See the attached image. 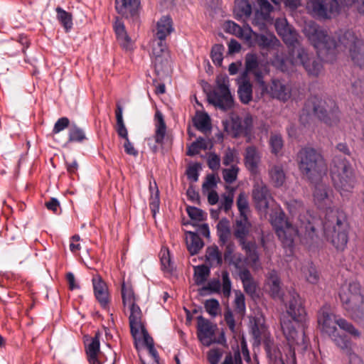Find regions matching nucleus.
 Masks as SVG:
<instances>
[{
  "label": "nucleus",
  "mask_w": 364,
  "mask_h": 364,
  "mask_svg": "<svg viewBox=\"0 0 364 364\" xmlns=\"http://www.w3.org/2000/svg\"><path fill=\"white\" fill-rule=\"evenodd\" d=\"M233 193L230 192L228 194H223L220 202V208H223L225 212H228L232 207L233 203Z\"/></svg>",
  "instance_id": "62"
},
{
  "label": "nucleus",
  "mask_w": 364,
  "mask_h": 364,
  "mask_svg": "<svg viewBox=\"0 0 364 364\" xmlns=\"http://www.w3.org/2000/svg\"><path fill=\"white\" fill-rule=\"evenodd\" d=\"M269 144L272 152L277 154L283 147V139L280 134H274L270 136Z\"/></svg>",
  "instance_id": "55"
},
{
  "label": "nucleus",
  "mask_w": 364,
  "mask_h": 364,
  "mask_svg": "<svg viewBox=\"0 0 364 364\" xmlns=\"http://www.w3.org/2000/svg\"><path fill=\"white\" fill-rule=\"evenodd\" d=\"M226 262L230 265H232L237 270L238 273L241 272L243 269H247L244 267L245 261L241 253L237 252L235 255H232Z\"/></svg>",
  "instance_id": "52"
},
{
  "label": "nucleus",
  "mask_w": 364,
  "mask_h": 364,
  "mask_svg": "<svg viewBox=\"0 0 364 364\" xmlns=\"http://www.w3.org/2000/svg\"><path fill=\"white\" fill-rule=\"evenodd\" d=\"M330 173L333 184L341 196H348L353 192L357 179L354 169L346 159L335 156Z\"/></svg>",
  "instance_id": "7"
},
{
  "label": "nucleus",
  "mask_w": 364,
  "mask_h": 364,
  "mask_svg": "<svg viewBox=\"0 0 364 364\" xmlns=\"http://www.w3.org/2000/svg\"><path fill=\"white\" fill-rule=\"evenodd\" d=\"M229 86V78L226 75H218L216 87L208 95L209 102L223 110L230 109L233 105V98Z\"/></svg>",
  "instance_id": "11"
},
{
  "label": "nucleus",
  "mask_w": 364,
  "mask_h": 364,
  "mask_svg": "<svg viewBox=\"0 0 364 364\" xmlns=\"http://www.w3.org/2000/svg\"><path fill=\"white\" fill-rule=\"evenodd\" d=\"M160 254L161 262L164 269H165L167 272H171L173 269V265L171 262L168 250H162Z\"/></svg>",
  "instance_id": "60"
},
{
  "label": "nucleus",
  "mask_w": 364,
  "mask_h": 364,
  "mask_svg": "<svg viewBox=\"0 0 364 364\" xmlns=\"http://www.w3.org/2000/svg\"><path fill=\"white\" fill-rule=\"evenodd\" d=\"M235 306L237 312L243 313L245 310V296L240 291L235 292Z\"/></svg>",
  "instance_id": "64"
},
{
  "label": "nucleus",
  "mask_w": 364,
  "mask_h": 364,
  "mask_svg": "<svg viewBox=\"0 0 364 364\" xmlns=\"http://www.w3.org/2000/svg\"><path fill=\"white\" fill-rule=\"evenodd\" d=\"M337 326H338L341 329L353 336L354 338H359L360 336V331L356 329L352 323L344 318L338 317Z\"/></svg>",
  "instance_id": "49"
},
{
  "label": "nucleus",
  "mask_w": 364,
  "mask_h": 364,
  "mask_svg": "<svg viewBox=\"0 0 364 364\" xmlns=\"http://www.w3.org/2000/svg\"><path fill=\"white\" fill-rule=\"evenodd\" d=\"M217 233L219 237V241L220 244L223 245H225L230 237V230L228 220H220L218 223Z\"/></svg>",
  "instance_id": "43"
},
{
  "label": "nucleus",
  "mask_w": 364,
  "mask_h": 364,
  "mask_svg": "<svg viewBox=\"0 0 364 364\" xmlns=\"http://www.w3.org/2000/svg\"><path fill=\"white\" fill-rule=\"evenodd\" d=\"M276 29L278 34L282 36L284 42L291 48L289 49L287 60H290V54L294 49L303 48L300 46L298 41L299 34L295 30L291 29L289 26L285 25L284 21H276Z\"/></svg>",
  "instance_id": "18"
},
{
  "label": "nucleus",
  "mask_w": 364,
  "mask_h": 364,
  "mask_svg": "<svg viewBox=\"0 0 364 364\" xmlns=\"http://www.w3.org/2000/svg\"><path fill=\"white\" fill-rule=\"evenodd\" d=\"M198 337L203 345L210 346L215 342L214 335L216 326L208 319L198 317Z\"/></svg>",
  "instance_id": "19"
},
{
  "label": "nucleus",
  "mask_w": 364,
  "mask_h": 364,
  "mask_svg": "<svg viewBox=\"0 0 364 364\" xmlns=\"http://www.w3.org/2000/svg\"><path fill=\"white\" fill-rule=\"evenodd\" d=\"M238 171V167L235 165L229 168L224 169L223 171V179L228 183H233L237 179Z\"/></svg>",
  "instance_id": "56"
},
{
  "label": "nucleus",
  "mask_w": 364,
  "mask_h": 364,
  "mask_svg": "<svg viewBox=\"0 0 364 364\" xmlns=\"http://www.w3.org/2000/svg\"><path fill=\"white\" fill-rule=\"evenodd\" d=\"M289 63L293 65H301L310 77H317L323 72L321 60L304 48L294 49L290 54Z\"/></svg>",
  "instance_id": "10"
},
{
  "label": "nucleus",
  "mask_w": 364,
  "mask_h": 364,
  "mask_svg": "<svg viewBox=\"0 0 364 364\" xmlns=\"http://www.w3.org/2000/svg\"><path fill=\"white\" fill-rule=\"evenodd\" d=\"M129 311V325L133 337L136 339V336L144 332V325L141 321L142 313L137 304L127 307Z\"/></svg>",
  "instance_id": "20"
},
{
  "label": "nucleus",
  "mask_w": 364,
  "mask_h": 364,
  "mask_svg": "<svg viewBox=\"0 0 364 364\" xmlns=\"http://www.w3.org/2000/svg\"><path fill=\"white\" fill-rule=\"evenodd\" d=\"M349 225L345 213L331 209L326 213L323 222L325 237L338 251H343L348 241Z\"/></svg>",
  "instance_id": "5"
},
{
  "label": "nucleus",
  "mask_w": 364,
  "mask_h": 364,
  "mask_svg": "<svg viewBox=\"0 0 364 364\" xmlns=\"http://www.w3.org/2000/svg\"><path fill=\"white\" fill-rule=\"evenodd\" d=\"M260 154L255 146H247L245 149V164L251 172H255L260 162Z\"/></svg>",
  "instance_id": "25"
},
{
  "label": "nucleus",
  "mask_w": 364,
  "mask_h": 364,
  "mask_svg": "<svg viewBox=\"0 0 364 364\" xmlns=\"http://www.w3.org/2000/svg\"><path fill=\"white\" fill-rule=\"evenodd\" d=\"M221 364H242V358L240 350L237 349L234 354H228Z\"/></svg>",
  "instance_id": "61"
},
{
  "label": "nucleus",
  "mask_w": 364,
  "mask_h": 364,
  "mask_svg": "<svg viewBox=\"0 0 364 364\" xmlns=\"http://www.w3.org/2000/svg\"><path fill=\"white\" fill-rule=\"evenodd\" d=\"M270 182L276 188L282 187L286 181V174L283 167L280 165H274L269 170Z\"/></svg>",
  "instance_id": "31"
},
{
  "label": "nucleus",
  "mask_w": 364,
  "mask_h": 364,
  "mask_svg": "<svg viewBox=\"0 0 364 364\" xmlns=\"http://www.w3.org/2000/svg\"><path fill=\"white\" fill-rule=\"evenodd\" d=\"M187 213L188 216L194 220L196 221H203L205 220V214L204 212L196 207L188 206L186 208Z\"/></svg>",
  "instance_id": "58"
},
{
  "label": "nucleus",
  "mask_w": 364,
  "mask_h": 364,
  "mask_svg": "<svg viewBox=\"0 0 364 364\" xmlns=\"http://www.w3.org/2000/svg\"><path fill=\"white\" fill-rule=\"evenodd\" d=\"M336 316L328 305H324L318 311V323L321 332L328 335L335 345L348 356L349 364H363L361 358L354 353L351 341L344 335H339Z\"/></svg>",
  "instance_id": "4"
},
{
  "label": "nucleus",
  "mask_w": 364,
  "mask_h": 364,
  "mask_svg": "<svg viewBox=\"0 0 364 364\" xmlns=\"http://www.w3.org/2000/svg\"><path fill=\"white\" fill-rule=\"evenodd\" d=\"M301 274L306 280L313 284H316L319 281V274L316 267L311 263H306L301 267Z\"/></svg>",
  "instance_id": "38"
},
{
  "label": "nucleus",
  "mask_w": 364,
  "mask_h": 364,
  "mask_svg": "<svg viewBox=\"0 0 364 364\" xmlns=\"http://www.w3.org/2000/svg\"><path fill=\"white\" fill-rule=\"evenodd\" d=\"M84 131L76 125L72 126L69 129V141L82 142L85 139Z\"/></svg>",
  "instance_id": "51"
},
{
  "label": "nucleus",
  "mask_w": 364,
  "mask_h": 364,
  "mask_svg": "<svg viewBox=\"0 0 364 364\" xmlns=\"http://www.w3.org/2000/svg\"><path fill=\"white\" fill-rule=\"evenodd\" d=\"M287 314L281 318V327L289 345H301L304 342V329L308 326V318L299 294L289 292V299L286 304Z\"/></svg>",
  "instance_id": "3"
},
{
  "label": "nucleus",
  "mask_w": 364,
  "mask_h": 364,
  "mask_svg": "<svg viewBox=\"0 0 364 364\" xmlns=\"http://www.w3.org/2000/svg\"><path fill=\"white\" fill-rule=\"evenodd\" d=\"M237 206L242 218H247V213L249 210V203L245 193H240L237 199Z\"/></svg>",
  "instance_id": "50"
},
{
  "label": "nucleus",
  "mask_w": 364,
  "mask_h": 364,
  "mask_svg": "<svg viewBox=\"0 0 364 364\" xmlns=\"http://www.w3.org/2000/svg\"><path fill=\"white\" fill-rule=\"evenodd\" d=\"M242 247L245 250L247 257L252 263V265L257 267L259 263V257L255 245L252 242H247L245 245H242Z\"/></svg>",
  "instance_id": "46"
},
{
  "label": "nucleus",
  "mask_w": 364,
  "mask_h": 364,
  "mask_svg": "<svg viewBox=\"0 0 364 364\" xmlns=\"http://www.w3.org/2000/svg\"><path fill=\"white\" fill-rule=\"evenodd\" d=\"M351 5L350 0H310L308 7L311 14L321 19H330Z\"/></svg>",
  "instance_id": "9"
},
{
  "label": "nucleus",
  "mask_w": 364,
  "mask_h": 364,
  "mask_svg": "<svg viewBox=\"0 0 364 364\" xmlns=\"http://www.w3.org/2000/svg\"><path fill=\"white\" fill-rule=\"evenodd\" d=\"M95 296L101 306L106 308L109 302L108 289L105 282L99 275L92 278Z\"/></svg>",
  "instance_id": "21"
},
{
  "label": "nucleus",
  "mask_w": 364,
  "mask_h": 364,
  "mask_svg": "<svg viewBox=\"0 0 364 364\" xmlns=\"http://www.w3.org/2000/svg\"><path fill=\"white\" fill-rule=\"evenodd\" d=\"M281 282L278 274L276 271H270L267 277L266 285L274 298H282L281 295Z\"/></svg>",
  "instance_id": "27"
},
{
  "label": "nucleus",
  "mask_w": 364,
  "mask_h": 364,
  "mask_svg": "<svg viewBox=\"0 0 364 364\" xmlns=\"http://www.w3.org/2000/svg\"><path fill=\"white\" fill-rule=\"evenodd\" d=\"M252 199L256 208L266 213L273 198L265 183L260 178L255 179L252 188Z\"/></svg>",
  "instance_id": "13"
},
{
  "label": "nucleus",
  "mask_w": 364,
  "mask_h": 364,
  "mask_svg": "<svg viewBox=\"0 0 364 364\" xmlns=\"http://www.w3.org/2000/svg\"><path fill=\"white\" fill-rule=\"evenodd\" d=\"M252 333L255 340L258 343H260L262 338H266L268 334L267 327L259 320L255 322L252 328Z\"/></svg>",
  "instance_id": "47"
},
{
  "label": "nucleus",
  "mask_w": 364,
  "mask_h": 364,
  "mask_svg": "<svg viewBox=\"0 0 364 364\" xmlns=\"http://www.w3.org/2000/svg\"><path fill=\"white\" fill-rule=\"evenodd\" d=\"M121 291L123 306L125 310L127 306L136 304V297L132 286L129 282H122Z\"/></svg>",
  "instance_id": "32"
},
{
  "label": "nucleus",
  "mask_w": 364,
  "mask_h": 364,
  "mask_svg": "<svg viewBox=\"0 0 364 364\" xmlns=\"http://www.w3.org/2000/svg\"><path fill=\"white\" fill-rule=\"evenodd\" d=\"M239 277L243 284L245 291L250 294L253 295L256 292L257 284L248 269H243L239 272Z\"/></svg>",
  "instance_id": "34"
},
{
  "label": "nucleus",
  "mask_w": 364,
  "mask_h": 364,
  "mask_svg": "<svg viewBox=\"0 0 364 364\" xmlns=\"http://www.w3.org/2000/svg\"><path fill=\"white\" fill-rule=\"evenodd\" d=\"M313 198L315 205L318 208L327 209L333 204V193L328 185L318 183L315 186Z\"/></svg>",
  "instance_id": "17"
},
{
  "label": "nucleus",
  "mask_w": 364,
  "mask_h": 364,
  "mask_svg": "<svg viewBox=\"0 0 364 364\" xmlns=\"http://www.w3.org/2000/svg\"><path fill=\"white\" fill-rule=\"evenodd\" d=\"M114 29L120 46L127 50H132L134 42L127 33L124 23L117 19L114 24Z\"/></svg>",
  "instance_id": "24"
},
{
  "label": "nucleus",
  "mask_w": 364,
  "mask_h": 364,
  "mask_svg": "<svg viewBox=\"0 0 364 364\" xmlns=\"http://www.w3.org/2000/svg\"><path fill=\"white\" fill-rule=\"evenodd\" d=\"M353 319L364 318V296L362 295V301H355L351 306H348L346 310Z\"/></svg>",
  "instance_id": "44"
},
{
  "label": "nucleus",
  "mask_w": 364,
  "mask_h": 364,
  "mask_svg": "<svg viewBox=\"0 0 364 364\" xmlns=\"http://www.w3.org/2000/svg\"><path fill=\"white\" fill-rule=\"evenodd\" d=\"M151 55L157 72L163 71L168 65V53L166 40L157 37L151 41Z\"/></svg>",
  "instance_id": "15"
},
{
  "label": "nucleus",
  "mask_w": 364,
  "mask_h": 364,
  "mask_svg": "<svg viewBox=\"0 0 364 364\" xmlns=\"http://www.w3.org/2000/svg\"><path fill=\"white\" fill-rule=\"evenodd\" d=\"M116 118H117V132L118 135L124 139H129L128 137V132L124 125L122 117V108L118 105L116 110Z\"/></svg>",
  "instance_id": "45"
},
{
  "label": "nucleus",
  "mask_w": 364,
  "mask_h": 364,
  "mask_svg": "<svg viewBox=\"0 0 364 364\" xmlns=\"http://www.w3.org/2000/svg\"><path fill=\"white\" fill-rule=\"evenodd\" d=\"M236 8L240 11L242 16H250L252 13L251 6L247 0L238 1Z\"/></svg>",
  "instance_id": "63"
},
{
  "label": "nucleus",
  "mask_w": 364,
  "mask_h": 364,
  "mask_svg": "<svg viewBox=\"0 0 364 364\" xmlns=\"http://www.w3.org/2000/svg\"><path fill=\"white\" fill-rule=\"evenodd\" d=\"M155 134L154 136L155 142L158 144H163L166 133V126L162 113L156 111L155 113Z\"/></svg>",
  "instance_id": "30"
},
{
  "label": "nucleus",
  "mask_w": 364,
  "mask_h": 364,
  "mask_svg": "<svg viewBox=\"0 0 364 364\" xmlns=\"http://www.w3.org/2000/svg\"><path fill=\"white\" fill-rule=\"evenodd\" d=\"M306 106L312 107L315 116L327 126L335 127L340 122L341 112L332 99L313 96L308 100Z\"/></svg>",
  "instance_id": "8"
},
{
  "label": "nucleus",
  "mask_w": 364,
  "mask_h": 364,
  "mask_svg": "<svg viewBox=\"0 0 364 364\" xmlns=\"http://www.w3.org/2000/svg\"><path fill=\"white\" fill-rule=\"evenodd\" d=\"M208 148V142L203 138H198L196 141L193 142L191 146H189L187 155L188 156H194L198 154L200 150H205Z\"/></svg>",
  "instance_id": "48"
},
{
  "label": "nucleus",
  "mask_w": 364,
  "mask_h": 364,
  "mask_svg": "<svg viewBox=\"0 0 364 364\" xmlns=\"http://www.w3.org/2000/svg\"><path fill=\"white\" fill-rule=\"evenodd\" d=\"M250 224L247 218H243L242 220L237 221L235 236L237 238L241 245L246 244L245 237L249 232Z\"/></svg>",
  "instance_id": "37"
},
{
  "label": "nucleus",
  "mask_w": 364,
  "mask_h": 364,
  "mask_svg": "<svg viewBox=\"0 0 364 364\" xmlns=\"http://www.w3.org/2000/svg\"><path fill=\"white\" fill-rule=\"evenodd\" d=\"M351 89L352 92L355 95L359 96L364 94V75L353 80Z\"/></svg>",
  "instance_id": "59"
},
{
  "label": "nucleus",
  "mask_w": 364,
  "mask_h": 364,
  "mask_svg": "<svg viewBox=\"0 0 364 364\" xmlns=\"http://www.w3.org/2000/svg\"><path fill=\"white\" fill-rule=\"evenodd\" d=\"M225 29L227 32L232 33L237 37L243 39L245 41L251 44L252 30L250 27L241 28L233 21H228L225 23Z\"/></svg>",
  "instance_id": "23"
},
{
  "label": "nucleus",
  "mask_w": 364,
  "mask_h": 364,
  "mask_svg": "<svg viewBox=\"0 0 364 364\" xmlns=\"http://www.w3.org/2000/svg\"><path fill=\"white\" fill-rule=\"evenodd\" d=\"M57 13V19L63 26L66 32H68L73 28V16L70 13L67 12L63 9L58 6L55 9Z\"/></svg>",
  "instance_id": "39"
},
{
  "label": "nucleus",
  "mask_w": 364,
  "mask_h": 364,
  "mask_svg": "<svg viewBox=\"0 0 364 364\" xmlns=\"http://www.w3.org/2000/svg\"><path fill=\"white\" fill-rule=\"evenodd\" d=\"M193 123L197 129L203 132L211 129L210 117L204 112L197 113L193 119Z\"/></svg>",
  "instance_id": "40"
},
{
  "label": "nucleus",
  "mask_w": 364,
  "mask_h": 364,
  "mask_svg": "<svg viewBox=\"0 0 364 364\" xmlns=\"http://www.w3.org/2000/svg\"><path fill=\"white\" fill-rule=\"evenodd\" d=\"M339 296L346 310L351 306L355 301H362L360 284L352 282L343 284L340 290Z\"/></svg>",
  "instance_id": "16"
},
{
  "label": "nucleus",
  "mask_w": 364,
  "mask_h": 364,
  "mask_svg": "<svg viewBox=\"0 0 364 364\" xmlns=\"http://www.w3.org/2000/svg\"><path fill=\"white\" fill-rule=\"evenodd\" d=\"M210 268L204 264L194 267V281L197 285L203 284L210 275Z\"/></svg>",
  "instance_id": "42"
},
{
  "label": "nucleus",
  "mask_w": 364,
  "mask_h": 364,
  "mask_svg": "<svg viewBox=\"0 0 364 364\" xmlns=\"http://www.w3.org/2000/svg\"><path fill=\"white\" fill-rule=\"evenodd\" d=\"M149 190L151 192V197L149 199V208L153 214V216L155 217L156 213L159 210L160 206V199H159V191L158 190L156 183L154 181L152 184L150 183Z\"/></svg>",
  "instance_id": "36"
},
{
  "label": "nucleus",
  "mask_w": 364,
  "mask_h": 364,
  "mask_svg": "<svg viewBox=\"0 0 364 364\" xmlns=\"http://www.w3.org/2000/svg\"><path fill=\"white\" fill-rule=\"evenodd\" d=\"M254 36L258 46L262 48H273L279 45V40L271 33L264 34H258L252 31V36Z\"/></svg>",
  "instance_id": "29"
},
{
  "label": "nucleus",
  "mask_w": 364,
  "mask_h": 364,
  "mask_svg": "<svg viewBox=\"0 0 364 364\" xmlns=\"http://www.w3.org/2000/svg\"><path fill=\"white\" fill-rule=\"evenodd\" d=\"M186 245L187 249L191 255H196L203 247L204 242L200 236L192 231H187Z\"/></svg>",
  "instance_id": "28"
},
{
  "label": "nucleus",
  "mask_w": 364,
  "mask_h": 364,
  "mask_svg": "<svg viewBox=\"0 0 364 364\" xmlns=\"http://www.w3.org/2000/svg\"><path fill=\"white\" fill-rule=\"evenodd\" d=\"M303 32L318 56L333 61L341 53H347L354 65H364L363 41L353 30L340 29L331 37L326 29L314 21L305 23Z\"/></svg>",
  "instance_id": "1"
},
{
  "label": "nucleus",
  "mask_w": 364,
  "mask_h": 364,
  "mask_svg": "<svg viewBox=\"0 0 364 364\" xmlns=\"http://www.w3.org/2000/svg\"><path fill=\"white\" fill-rule=\"evenodd\" d=\"M207 263L211 267L220 266L223 262L222 255L215 245L208 247L205 252Z\"/></svg>",
  "instance_id": "35"
},
{
  "label": "nucleus",
  "mask_w": 364,
  "mask_h": 364,
  "mask_svg": "<svg viewBox=\"0 0 364 364\" xmlns=\"http://www.w3.org/2000/svg\"><path fill=\"white\" fill-rule=\"evenodd\" d=\"M246 71L252 74L257 85L264 80V75L269 73V65L267 61L260 59L257 54L247 53L245 56Z\"/></svg>",
  "instance_id": "14"
},
{
  "label": "nucleus",
  "mask_w": 364,
  "mask_h": 364,
  "mask_svg": "<svg viewBox=\"0 0 364 364\" xmlns=\"http://www.w3.org/2000/svg\"><path fill=\"white\" fill-rule=\"evenodd\" d=\"M287 207L292 218L296 216L294 224L292 225L286 220L283 211L276 213L272 216V224L276 233L284 247L291 248L294 241L313 239L315 235V225L311 215L304 213V207L300 200H291L287 203Z\"/></svg>",
  "instance_id": "2"
},
{
  "label": "nucleus",
  "mask_w": 364,
  "mask_h": 364,
  "mask_svg": "<svg viewBox=\"0 0 364 364\" xmlns=\"http://www.w3.org/2000/svg\"><path fill=\"white\" fill-rule=\"evenodd\" d=\"M260 91V96L257 95V97L259 99L264 95H268L272 99H276L280 102H285L288 101L291 96V87L284 80L279 79H272L269 84L264 80L261 81L258 85Z\"/></svg>",
  "instance_id": "12"
},
{
  "label": "nucleus",
  "mask_w": 364,
  "mask_h": 364,
  "mask_svg": "<svg viewBox=\"0 0 364 364\" xmlns=\"http://www.w3.org/2000/svg\"><path fill=\"white\" fill-rule=\"evenodd\" d=\"M237 93L240 101L244 104H248L252 98V87L251 83L245 80L240 85Z\"/></svg>",
  "instance_id": "41"
},
{
  "label": "nucleus",
  "mask_w": 364,
  "mask_h": 364,
  "mask_svg": "<svg viewBox=\"0 0 364 364\" xmlns=\"http://www.w3.org/2000/svg\"><path fill=\"white\" fill-rule=\"evenodd\" d=\"M139 4L140 0H115L116 11L126 18L134 16Z\"/></svg>",
  "instance_id": "22"
},
{
  "label": "nucleus",
  "mask_w": 364,
  "mask_h": 364,
  "mask_svg": "<svg viewBox=\"0 0 364 364\" xmlns=\"http://www.w3.org/2000/svg\"><path fill=\"white\" fill-rule=\"evenodd\" d=\"M173 31V27L171 17L164 16L157 22L155 37L166 40Z\"/></svg>",
  "instance_id": "26"
},
{
  "label": "nucleus",
  "mask_w": 364,
  "mask_h": 364,
  "mask_svg": "<svg viewBox=\"0 0 364 364\" xmlns=\"http://www.w3.org/2000/svg\"><path fill=\"white\" fill-rule=\"evenodd\" d=\"M100 333H97L88 344L86 352L90 364H100L97 355L100 352Z\"/></svg>",
  "instance_id": "33"
},
{
  "label": "nucleus",
  "mask_w": 364,
  "mask_h": 364,
  "mask_svg": "<svg viewBox=\"0 0 364 364\" xmlns=\"http://www.w3.org/2000/svg\"><path fill=\"white\" fill-rule=\"evenodd\" d=\"M205 308L206 311L212 316L218 315L220 310V304L218 300L211 299L206 300L205 302Z\"/></svg>",
  "instance_id": "57"
},
{
  "label": "nucleus",
  "mask_w": 364,
  "mask_h": 364,
  "mask_svg": "<svg viewBox=\"0 0 364 364\" xmlns=\"http://www.w3.org/2000/svg\"><path fill=\"white\" fill-rule=\"evenodd\" d=\"M296 161L301 174L311 183H317L327 175L326 160L314 148H301L297 153Z\"/></svg>",
  "instance_id": "6"
},
{
  "label": "nucleus",
  "mask_w": 364,
  "mask_h": 364,
  "mask_svg": "<svg viewBox=\"0 0 364 364\" xmlns=\"http://www.w3.org/2000/svg\"><path fill=\"white\" fill-rule=\"evenodd\" d=\"M224 50V47L223 45L220 44H216L215 45L211 50V58L213 62L216 65H221L223 60V51Z\"/></svg>",
  "instance_id": "53"
},
{
  "label": "nucleus",
  "mask_w": 364,
  "mask_h": 364,
  "mask_svg": "<svg viewBox=\"0 0 364 364\" xmlns=\"http://www.w3.org/2000/svg\"><path fill=\"white\" fill-rule=\"evenodd\" d=\"M222 292L225 297H229L231 293L232 282L229 273L227 271L222 272Z\"/></svg>",
  "instance_id": "54"
}]
</instances>
